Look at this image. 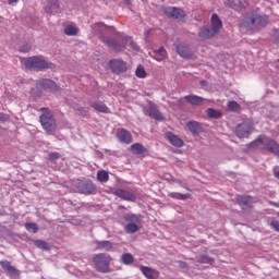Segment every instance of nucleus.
Listing matches in <instances>:
<instances>
[{"mask_svg": "<svg viewBox=\"0 0 279 279\" xmlns=\"http://www.w3.org/2000/svg\"><path fill=\"white\" fill-rule=\"evenodd\" d=\"M92 29L94 32V34H101V32H104V29H110V32H112L113 34L117 32V29L114 28V26H108L105 23H96L92 26Z\"/></svg>", "mask_w": 279, "mask_h": 279, "instance_id": "nucleus-23", "label": "nucleus"}, {"mask_svg": "<svg viewBox=\"0 0 279 279\" xmlns=\"http://www.w3.org/2000/svg\"><path fill=\"white\" fill-rule=\"evenodd\" d=\"M0 121H2V123H5V121H10V116H8L7 113H0Z\"/></svg>", "mask_w": 279, "mask_h": 279, "instance_id": "nucleus-50", "label": "nucleus"}, {"mask_svg": "<svg viewBox=\"0 0 279 279\" xmlns=\"http://www.w3.org/2000/svg\"><path fill=\"white\" fill-rule=\"evenodd\" d=\"M250 23L252 27H255V29H262V27H267L269 17L265 14H253L250 19Z\"/></svg>", "mask_w": 279, "mask_h": 279, "instance_id": "nucleus-11", "label": "nucleus"}, {"mask_svg": "<svg viewBox=\"0 0 279 279\" xmlns=\"http://www.w3.org/2000/svg\"><path fill=\"white\" fill-rule=\"evenodd\" d=\"M186 128L194 136H198V134H202L203 132L202 123L198 121H189Z\"/></svg>", "mask_w": 279, "mask_h": 279, "instance_id": "nucleus-20", "label": "nucleus"}, {"mask_svg": "<svg viewBox=\"0 0 279 279\" xmlns=\"http://www.w3.org/2000/svg\"><path fill=\"white\" fill-rule=\"evenodd\" d=\"M228 108L231 112H239L241 110V105L239 102L232 100L228 102Z\"/></svg>", "mask_w": 279, "mask_h": 279, "instance_id": "nucleus-41", "label": "nucleus"}, {"mask_svg": "<svg viewBox=\"0 0 279 279\" xmlns=\"http://www.w3.org/2000/svg\"><path fill=\"white\" fill-rule=\"evenodd\" d=\"M263 137H257L253 142L247 144V149H256V147H260V145H263Z\"/></svg>", "mask_w": 279, "mask_h": 279, "instance_id": "nucleus-38", "label": "nucleus"}, {"mask_svg": "<svg viewBox=\"0 0 279 279\" xmlns=\"http://www.w3.org/2000/svg\"><path fill=\"white\" fill-rule=\"evenodd\" d=\"M177 184H179V186H181L182 189H186V191H189V184L182 182V180H177Z\"/></svg>", "mask_w": 279, "mask_h": 279, "instance_id": "nucleus-51", "label": "nucleus"}, {"mask_svg": "<svg viewBox=\"0 0 279 279\" xmlns=\"http://www.w3.org/2000/svg\"><path fill=\"white\" fill-rule=\"evenodd\" d=\"M199 86H202V88H206V86H208V82L207 81H199Z\"/></svg>", "mask_w": 279, "mask_h": 279, "instance_id": "nucleus-52", "label": "nucleus"}, {"mask_svg": "<svg viewBox=\"0 0 279 279\" xmlns=\"http://www.w3.org/2000/svg\"><path fill=\"white\" fill-rule=\"evenodd\" d=\"M34 245L37 246L38 250H43L44 252H49L50 250L49 243L43 240H36L34 242Z\"/></svg>", "mask_w": 279, "mask_h": 279, "instance_id": "nucleus-37", "label": "nucleus"}, {"mask_svg": "<svg viewBox=\"0 0 279 279\" xmlns=\"http://www.w3.org/2000/svg\"><path fill=\"white\" fill-rule=\"evenodd\" d=\"M25 229L27 230V232H31V234H36L38 232V225H36L35 222H26Z\"/></svg>", "mask_w": 279, "mask_h": 279, "instance_id": "nucleus-39", "label": "nucleus"}, {"mask_svg": "<svg viewBox=\"0 0 279 279\" xmlns=\"http://www.w3.org/2000/svg\"><path fill=\"white\" fill-rule=\"evenodd\" d=\"M26 69H35V71H46V69H54L56 65L45 59L43 56H33L24 59Z\"/></svg>", "mask_w": 279, "mask_h": 279, "instance_id": "nucleus-2", "label": "nucleus"}, {"mask_svg": "<svg viewBox=\"0 0 279 279\" xmlns=\"http://www.w3.org/2000/svg\"><path fill=\"white\" fill-rule=\"evenodd\" d=\"M121 263H123V265H132L134 263V255H132V253L122 254Z\"/></svg>", "mask_w": 279, "mask_h": 279, "instance_id": "nucleus-35", "label": "nucleus"}, {"mask_svg": "<svg viewBox=\"0 0 279 279\" xmlns=\"http://www.w3.org/2000/svg\"><path fill=\"white\" fill-rule=\"evenodd\" d=\"M143 276L147 279H157L158 278V271H156L154 268L147 267V266H141L140 267Z\"/></svg>", "mask_w": 279, "mask_h": 279, "instance_id": "nucleus-25", "label": "nucleus"}, {"mask_svg": "<svg viewBox=\"0 0 279 279\" xmlns=\"http://www.w3.org/2000/svg\"><path fill=\"white\" fill-rule=\"evenodd\" d=\"M0 267H2V269L8 272L10 278H19L21 276V270L12 266V264L7 259L0 260Z\"/></svg>", "mask_w": 279, "mask_h": 279, "instance_id": "nucleus-14", "label": "nucleus"}, {"mask_svg": "<svg viewBox=\"0 0 279 279\" xmlns=\"http://www.w3.org/2000/svg\"><path fill=\"white\" fill-rule=\"evenodd\" d=\"M219 34V31L215 29L213 26H205L201 29L199 36L201 38H213V36Z\"/></svg>", "mask_w": 279, "mask_h": 279, "instance_id": "nucleus-26", "label": "nucleus"}, {"mask_svg": "<svg viewBox=\"0 0 279 279\" xmlns=\"http://www.w3.org/2000/svg\"><path fill=\"white\" fill-rule=\"evenodd\" d=\"M262 151H269V154H275V156H279V144L276 140H271L266 137L263 140Z\"/></svg>", "mask_w": 279, "mask_h": 279, "instance_id": "nucleus-12", "label": "nucleus"}, {"mask_svg": "<svg viewBox=\"0 0 279 279\" xmlns=\"http://www.w3.org/2000/svg\"><path fill=\"white\" fill-rule=\"evenodd\" d=\"M270 228L275 230V232H279V220H271Z\"/></svg>", "mask_w": 279, "mask_h": 279, "instance_id": "nucleus-46", "label": "nucleus"}, {"mask_svg": "<svg viewBox=\"0 0 279 279\" xmlns=\"http://www.w3.org/2000/svg\"><path fill=\"white\" fill-rule=\"evenodd\" d=\"M184 99L185 101H187V104H191V106H202V104L206 101V98H203L197 95H187L184 97Z\"/></svg>", "mask_w": 279, "mask_h": 279, "instance_id": "nucleus-24", "label": "nucleus"}, {"mask_svg": "<svg viewBox=\"0 0 279 279\" xmlns=\"http://www.w3.org/2000/svg\"><path fill=\"white\" fill-rule=\"evenodd\" d=\"M211 27L219 32L221 27H223V23H221V19H219V15L217 13H214L211 15Z\"/></svg>", "mask_w": 279, "mask_h": 279, "instance_id": "nucleus-30", "label": "nucleus"}, {"mask_svg": "<svg viewBox=\"0 0 279 279\" xmlns=\"http://www.w3.org/2000/svg\"><path fill=\"white\" fill-rule=\"evenodd\" d=\"M123 219L128 223H141V221H142L141 216L135 215V214H125Z\"/></svg>", "mask_w": 279, "mask_h": 279, "instance_id": "nucleus-31", "label": "nucleus"}, {"mask_svg": "<svg viewBox=\"0 0 279 279\" xmlns=\"http://www.w3.org/2000/svg\"><path fill=\"white\" fill-rule=\"evenodd\" d=\"M108 64L109 69H111L112 73H116V75L128 72V63L121 59H111Z\"/></svg>", "mask_w": 279, "mask_h": 279, "instance_id": "nucleus-9", "label": "nucleus"}, {"mask_svg": "<svg viewBox=\"0 0 279 279\" xmlns=\"http://www.w3.org/2000/svg\"><path fill=\"white\" fill-rule=\"evenodd\" d=\"M116 136L120 143H123L124 145H130L132 143V133L125 129H119Z\"/></svg>", "mask_w": 279, "mask_h": 279, "instance_id": "nucleus-17", "label": "nucleus"}, {"mask_svg": "<svg viewBox=\"0 0 279 279\" xmlns=\"http://www.w3.org/2000/svg\"><path fill=\"white\" fill-rule=\"evenodd\" d=\"M65 36H77V27L73 25H68L64 28Z\"/></svg>", "mask_w": 279, "mask_h": 279, "instance_id": "nucleus-40", "label": "nucleus"}, {"mask_svg": "<svg viewBox=\"0 0 279 279\" xmlns=\"http://www.w3.org/2000/svg\"><path fill=\"white\" fill-rule=\"evenodd\" d=\"M97 180L98 182H108V180H110V175L108 174V172L106 170H98L97 171Z\"/></svg>", "mask_w": 279, "mask_h": 279, "instance_id": "nucleus-36", "label": "nucleus"}, {"mask_svg": "<svg viewBox=\"0 0 279 279\" xmlns=\"http://www.w3.org/2000/svg\"><path fill=\"white\" fill-rule=\"evenodd\" d=\"M49 160L50 162H56V160H60V153H50Z\"/></svg>", "mask_w": 279, "mask_h": 279, "instance_id": "nucleus-45", "label": "nucleus"}, {"mask_svg": "<svg viewBox=\"0 0 279 279\" xmlns=\"http://www.w3.org/2000/svg\"><path fill=\"white\" fill-rule=\"evenodd\" d=\"M274 177L279 180V170L274 169Z\"/></svg>", "mask_w": 279, "mask_h": 279, "instance_id": "nucleus-54", "label": "nucleus"}, {"mask_svg": "<svg viewBox=\"0 0 279 279\" xmlns=\"http://www.w3.org/2000/svg\"><path fill=\"white\" fill-rule=\"evenodd\" d=\"M177 53H179L181 58H184V60H191L193 58V52L189 46L183 44L177 45Z\"/></svg>", "mask_w": 279, "mask_h": 279, "instance_id": "nucleus-18", "label": "nucleus"}, {"mask_svg": "<svg viewBox=\"0 0 279 279\" xmlns=\"http://www.w3.org/2000/svg\"><path fill=\"white\" fill-rule=\"evenodd\" d=\"M207 117L209 119H221V117H223V113L220 110L209 108L207 109Z\"/></svg>", "mask_w": 279, "mask_h": 279, "instance_id": "nucleus-34", "label": "nucleus"}, {"mask_svg": "<svg viewBox=\"0 0 279 279\" xmlns=\"http://www.w3.org/2000/svg\"><path fill=\"white\" fill-rule=\"evenodd\" d=\"M113 195L120 197V199H123L124 202H136V195L128 190L117 189L113 191Z\"/></svg>", "mask_w": 279, "mask_h": 279, "instance_id": "nucleus-16", "label": "nucleus"}, {"mask_svg": "<svg viewBox=\"0 0 279 279\" xmlns=\"http://www.w3.org/2000/svg\"><path fill=\"white\" fill-rule=\"evenodd\" d=\"M225 3L228 8H231V10H235V12H241V10L245 8L243 0H226Z\"/></svg>", "mask_w": 279, "mask_h": 279, "instance_id": "nucleus-22", "label": "nucleus"}, {"mask_svg": "<svg viewBox=\"0 0 279 279\" xmlns=\"http://www.w3.org/2000/svg\"><path fill=\"white\" fill-rule=\"evenodd\" d=\"M100 40L104 43V45H107V47L114 51L116 53H121L123 51L124 47L119 39L106 35H100Z\"/></svg>", "mask_w": 279, "mask_h": 279, "instance_id": "nucleus-6", "label": "nucleus"}, {"mask_svg": "<svg viewBox=\"0 0 279 279\" xmlns=\"http://www.w3.org/2000/svg\"><path fill=\"white\" fill-rule=\"evenodd\" d=\"M93 263L96 267V270L99 274H110L112 268H110V263H112V257L106 253L96 254L93 258Z\"/></svg>", "mask_w": 279, "mask_h": 279, "instance_id": "nucleus-3", "label": "nucleus"}, {"mask_svg": "<svg viewBox=\"0 0 279 279\" xmlns=\"http://www.w3.org/2000/svg\"><path fill=\"white\" fill-rule=\"evenodd\" d=\"M154 58L157 62H162V60L167 59V50L165 47H160L159 49L154 51Z\"/></svg>", "mask_w": 279, "mask_h": 279, "instance_id": "nucleus-28", "label": "nucleus"}, {"mask_svg": "<svg viewBox=\"0 0 279 279\" xmlns=\"http://www.w3.org/2000/svg\"><path fill=\"white\" fill-rule=\"evenodd\" d=\"M124 230H125L126 234H134V233L138 232L140 228H138V225H136V222H129L124 227Z\"/></svg>", "mask_w": 279, "mask_h": 279, "instance_id": "nucleus-33", "label": "nucleus"}, {"mask_svg": "<svg viewBox=\"0 0 279 279\" xmlns=\"http://www.w3.org/2000/svg\"><path fill=\"white\" fill-rule=\"evenodd\" d=\"M96 247L97 250H105V252H112V248L114 246L112 245V242L108 240H104V241H97Z\"/></svg>", "mask_w": 279, "mask_h": 279, "instance_id": "nucleus-27", "label": "nucleus"}, {"mask_svg": "<svg viewBox=\"0 0 279 279\" xmlns=\"http://www.w3.org/2000/svg\"><path fill=\"white\" fill-rule=\"evenodd\" d=\"M46 14H62L60 0H48V5L45 7Z\"/></svg>", "mask_w": 279, "mask_h": 279, "instance_id": "nucleus-15", "label": "nucleus"}, {"mask_svg": "<svg viewBox=\"0 0 279 279\" xmlns=\"http://www.w3.org/2000/svg\"><path fill=\"white\" fill-rule=\"evenodd\" d=\"M73 186L76 189V193H81L82 195H95V192L97 191L95 183L87 180H74Z\"/></svg>", "mask_w": 279, "mask_h": 279, "instance_id": "nucleus-4", "label": "nucleus"}, {"mask_svg": "<svg viewBox=\"0 0 279 279\" xmlns=\"http://www.w3.org/2000/svg\"><path fill=\"white\" fill-rule=\"evenodd\" d=\"M38 88L43 90H49V93H60V86L51 78H43L37 82Z\"/></svg>", "mask_w": 279, "mask_h": 279, "instance_id": "nucleus-10", "label": "nucleus"}, {"mask_svg": "<svg viewBox=\"0 0 279 279\" xmlns=\"http://www.w3.org/2000/svg\"><path fill=\"white\" fill-rule=\"evenodd\" d=\"M163 14L173 21H184V19H186V12L177 7H166L163 9Z\"/></svg>", "mask_w": 279, "mask_h": 279, "instance_id": "nucleus-7", "label": "nucleus"}, {"mask_svg": "<svg viewBox=\"0 0 279 279\" xmlns=\"http://www.w3.org/2000/svg\"><path fill=\"white\" fill-rule=\"evenodd\" d=\"M199 263H205L207 265H213L215 263V259L208 255H202L199 258Z\"/></svg>", "mask_w": 279, "mask_h": 279, "instance_id": "nucleus-43", "label": "nucleus"}, {"mask_svg": "<svg viewBox=\"0 0 279 279\" xmlns=\"http://www.w3.org/2000/svg\"><path fill=\"white\" fill-rule=\"evenodd\" d=\"M43 112L39 117V122L41 124L43 130L49 135L54 134L56 130H58V122L56 121V117L53 112L47 107H43L40 109Z\"/></svg>", "mask_w": 279, "mask_h": 279, "instance_id": "nucleus-1", "label": "nucleus"}, {"mask_svg": "<svg viewBox=\"0 0 279 279\" xmlns=\"http://www.w3.org/2000/svg\"><path fill=\"white\" fill-rule=\"evenodd\" d=\"M166 138L169 141L170 145H173V147H184V140L171 132L166 133Z\"/></svg>", "mask_w": 279, "mask_h": 279, "instance_id": "nucleus-19", "label": "nucleus"}, {"mask_svg": "<svg viewBox=\"0 0 279 279\" xmlns=\"http://www.w3.org/2000/svg\"><path fill=\"white\" fill-rule=\"evenodd\" d=\"M236 202L242 210H251V208H253L254 198L250 195H238Z\"/></svg>", "mask_w": 279, "mask_h": 279, "instance_id": "nucleus-13", "label": "nucleus"}, {"mask_svg": "<svg viewBox=\"0 0 279 279\" xmlns=\"http://www.w3.org/2000/svg\"><path fill=\"white\" fill-rule=\"evenodd\" d=\"M252 132H254V123L251 120H244L235 128V136L238 138H250Z\"/></svg>", "mask_w": 279, "mask_h": 279, "instance_id": "nucleus-5", "label": "nucleus"}, {"mask_svg": "<svg viewBox=\"0 0 279 279\" xmlns=\"http://www.w3.org/2000/svg\"><path fill=\"white\" fill-rule=\"evenodd\" d=\"M20 51L21 53H29V51H32V46L29 44H23L20 47Z\"/></svg>", "mask_w": 279, "mask_h": 279, "instance_id": "nucleus-44", "label": "nucleus"}, {"mask_svg": "<svg viewBox=\"0 0 279 279\" xmlns=\"http://www.w3.org/2000/svg\"><path fill=\"white\" fill-rule=\"evenodd\" d=\"M178 265L180 269H183V271H189V264L186 262L179 260Z\"/></svg>", "mask_w": 279, "mask_h": 279, "instance_id": "nucleus-47", "label": "nucleus"}, {"mask_svg": "<svg viewBox=\"0 0 279 279\" xmlns=\"http://www.w3.org/2000/svg\"><path fill=\"white\" fill-rule=\"evenodd\" d=\"M90 107L96 110V112H101L102 114H110V108L106 106L102 101L96 100L90 102Z\"/></svg>", "mask_w": 279, "mask_h": 279, "instance_id": "nucleus-21", "label": "nucleus"}, {"mask_svg": "<svg viewBox=\"0 0 279 279\" xmlns=\"http://www.w3.org/2000/svg\"><path fill=\"white\" fill-rule=\"evenodd\" d=\"M135 75L136 77H140L141 80H143V77H147V72L145 71V68L140 65L135 71Z\"/></svg>", "mask_w": 279, "mask_h": 279, "instance_id": "nucleus-42", "label": "nucleus"}, {"mask_svg": "<svg viewBox=\"0 0 279 279\" xmlns=\"http://www.w3.org/2000/svg\"><path fill=\"white\" fill-rule=\"evenodd\" d=\"M9 5H16L19 3V0H8Z\"/></svg>", "mask_w": 279, "mask_h": 279, "instance_id": "nucleus-53", "label": "nucleus"}, {"mask_svg": "<svg viewBox=\"0 0 279 279\" xmlns=\"http://www.w3.org/2000/svg\"><path fill=\"white\" fill-rule=\"evenodd\" d=\"M131 151H133L136 156H141L142 154H146L147 148L141 143H135L131 145Z\"/></svg>", "mask_w": 279, "mask_h": 279, "instance_id": "nucleus-29", "label": "nucleus"}, {"mask_svg": "<svg viewBox=\"0 0 279 279\" xmlns=\"http://www.w3.org/2000/svg\"><path fill=\"white\" fill-rule=\"evenodd\" d=\"M88 108L87 107H80L78 109H77V112H80V114L82 116V117H86L87 114H88Z\"/></svg>", "mask_w": 279, "mask_h": 279, "instance_id": "nucleus-49", "label": "nucleus"}, {"mask_svg": "<svg viewBox=\"0 0 279 279\" xmlns=\"http://www.w3.org/2000/svg\"><path fill=\"white\" fill-rule=\"evenodd\" d=\"M143 112L146 117L155 119V121H165V116L158 110V106L151 102L148 106L143 107Z\"/></svg>", "mask_w": 279, "mask_h": 279, "instance_id": "nucleus-8", "label": "nucleus"}, {"mask_svg": "<svg viewBox=\"0 0 279 279\" xmlns=\"http://www.w3.org/2000/svg\"><path fill=\"white\" fill-rule=\"evenodd\" d=\"M129 40H130V47H132L134 51H141V47L138 46V44L132 40V38H129Z\"/></svg>", "mask_w": 279, "mask_h": 279, "instance_id": "nucleus-48", "label": "nucleus"}, {"mask_svg": "<svg viewBox=\"0 0 279 279\" xmlns=\"http://www.w3.org/2000/svg\"><path fill=\"white\" fill-rule=\"evenodd\" d=\"M169 197H171L172 199H180V201L184 202V201L191 198V194H182V193H178V192H171L169 194Z\"/></svg>", "mask_w": 279, "mask_h": 279, "instance_id": "nucleus-32", "label": "nucleus"}]
</instances>
